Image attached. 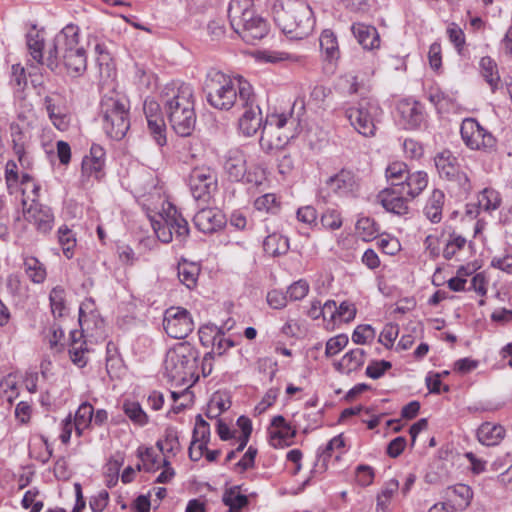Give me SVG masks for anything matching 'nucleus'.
<instances>
[{"label":"nucleus","instance_id":"31","mask_svg":"<svg viewBox=\"0 0 512 512\" xmlns=\"http://www.w3.org/2000/svg\"><path fill=\"white\" fill-rule=\"evenodd\" d=\"M365 351L360 348L347 352L342 359L335 363L336 370L341 373H351L360 369L365 361Z\"/></svg>","mask_w":512,"mask_h":512},{"label":"nucleus","instance_id":"39","mask_svg":"<svg viewBox=\"0 0 512 512\" xmlns=\"http://www.w3.org/2000/svg\"><path fill=\"white\" fill-rule=\"evenodd\" d=\"M236 423L240 429L239 445L235 450H232L227 454L225 459L226 462L232 461L236 457V454L246 447L252 432V423L250 418H237Z\"/></svg>","mask_w":512,"mask_h":512},{"label":"nucleus","instance_id":"43","mask_svg":"<svg viewBox=\"0 0 512 512\" xmlns=\"http://www.w3.org/2000/svg\"><path fill=\"white\" fill-rule=\"evenodd\" d=\"M51 312L55 318H61L67 310L65 305V290L60 287H54L49 294Z\"/></svg>","mask_w":512,"mask_h":512},{"label":"nucleus","instance_id":"18","mask_svg":"<svg viewBox=\"0 0 512 512\" xmlns=\"http://www.w3.org/2000/svg\"><path fill=\"white\" fill-rule=\"evenodd\" d=\"M296 429L286 418H272L269 428L270 444L274 448H283L293 444Z\"/></svg>","mask_w":512,"mask_h":512},{"label":"nucleus","instance_id":"40","mask_svg":"<svg viewBox=\"0 0 512 512\" xmlns=\"http://www.w3.org/2000/svg\"><path fill=\"white\" fill-rule=\"evenodd\" d=\"M410 171L404 162L395 161L386 168L385 175L390 187L398 188Z\"/></svg>","mask_w":512,"mask_h":512},{"label":"nucleus","instance_id":"16","mask_svg":"<svg viewBox=\"0 0 512 512\" xmlns=\"http://www.w3.org/2000/svg\"><path fill=\"white\" fill-rule=\"evenodd\" d=\"M24 217L35 226L38 232L43 234L51 231L54 224V215L51 208L35 200L27 209L24 208Z\"/></svg>","mask_w":512,"mask_h":512},{"label":"nucleus","instance_id":"46","mask_svg":"<svg viewBox=\"0 0 512 512\" xmlns=\"http://www.w3.org/2000/svg\"><path fill=\"white\" fill-rule=\"evenodd\" d=\"M501 203L499 193L491 188H485L480 192L477 199V204L484 211L496 210Z\"/></svg>","mask_w":512,"mask_h":512},{"label":"nucleus","instance_id":"8","mask_svg":"<svg viewBox=\"0 0 512 512\" xmlns=\"http://www.w3.org/2000/svg\"><path fill=\"white\" fill-rule=\"evenodd\" d=\"M151 225L157 238L163 243H170L173 236L176 240L184 242L189 235L187 220L170 203L162 213L151 218Z\"/></svg>","mask_w":512,"mask_h":512},{"label":"nucleus","instance_id":"29","mask_svg":"<svg viewBox=\"0 0 512 512\" xmlns=\"http://www.w3.org/2000/svg\"><path fill=\"white\" fill-rule=\"evenodd\" d=\"M352 32L364 49H374L379 46L380 39L375 27L356 23L352 26Z\"/></svg>","mask_w":512,"mask_h":512},{"label":"nucleus","instance_id":"9","mask_svg":"<svg viewBox=\"0 0 512 512\" xmlns=\"http://www.w3.org/2000/svg\"><path fill=\"white\" fill-rule=\"evenodd\" d=\"M344 113L359 134L373 137L382 115V109L375 100L363 98L356 105L346 107Z\"/></svg>","mask_w":512,"mask_h":512},{"label":"nucleus","instance_id":"17","mask_svg":"<svg viewBox=\"0 0 512 512\" xmlns=\"http://www.w3.org/2000/svg\"><path fill=\"white\" fill-rule=\"evenodd\" d=\"M377 201L383 208L396 215H405L408 213V201L410 199L396 187H387L381 190L377 195Z\"/></svg>","mask_w":512,"mask_h":512},{"label":"nucleus","instance_id":"57","mask_svg":"<svg viewBox=\"0 0 512 512\" xmlns=\"http://www.w3.org/2000/svg\"><path fill=\"white\" fill-rule=\"evenodd\" d=\"M349 342L348 336L346 334H339L330 338L325 347V355L327 357H332L338 354L343 348L347 346Z\"/></svg>","mask_w":512,"mask_h":512},{"label":"nucleus","instance_id":"12","mask_svg":"<svg viewBox=\"0 0 512 512\" xmlns=\"http://www.w3.org/2000/svg\"><path fill=\"white\" fill-rule=\"evenodd\" d=\"M289 121L285 114H270L266 117L260 137V146L270 151L278 149L288 143L290 135L277 134V130L283 129Z\"/></svg>","mask_w":512,"mask_h":512},{"label":"nucleus","instance_id":"35","mask_svg":"<svg viewBox=\"0 0 512 512\" xmlns=\"http://www.w3.org/2000/svg\"><path fill=\"white\" fill-rule=\"evenodd\" d=\"M263 248L268 255L281 256L288 252L289 240L280 234L272 233L264 239Z\"/></svg>","mask_w":512,"mask_h":512},{"label":"nucleus","instance_id":"36","mask_svg":"<svg viewBox=\"0 0 512 512\" xmlns=\"http://www.w3.org/2000/svg\"><path fill=\"white\" fill-rule=\"evenodd\" d=\"M23 267L27 277L33 283L40 284L45 281L47 276L46 268L36 257H24Z\"/></svg>","mask_w":512,"mask_h":512},{"label":"nucleus","instance_id":"26","mask_svg":"<svg viewBox=\"0 0 512 512\" xmlns=\"http://www.w3.org/2000/svg\"><path fill=\"white\" fill-rule=\"evenodd\" d=\"M428 185V175L424 171L409 172L402 184L397 188L410 200L419 196Z\"/></svg>","mask_w":512,"mask_h":512},{"label":"nucleus","instance_id":"4","mask_svg":"<svg viewBox=\"0 0 512 512\" xmlns=\"http://www.w3.org/2000/svg\"><path fill=\"white\" fill-rule=\"evenodd\" d=\"M272 12L276 25L290 39L306 38L313 31V13L303 0H279Z\"/></svg>","mask_w":512,"mask_h":512},{"label":"nucleus","instance_id":"22","mask_svg":"<svg viewBox=\"0 0 512 512\" xmlns=\"http://www.w3.org/2000/svg\"><path fill=\"white\" fill-rule=\"evenodd\" d=\"M473 492L468 485L457 484L448 487L444 493L446 504L452 511H461L466 509L472 500Z\"/></svg>","mask_w":512,"mask_h":512},{"label":"nucleus","instance_id":"51","mask_svg":"<svg viewBox=\"0 0 512 512\" xmlns=\"http://www.w3.org/2000/svg\"><path fill=\"white\" fill-rule=\"evenodd\" d=\"M89 353V348L87 346V342L83 340V342H75L74 344H70L69 354L72 362L79 367H84L88 361L87 354Z\"/></svg>","mask_w":512,"mask_h":512},{"label":"nucleus","instance_id":"48","mask_svg":"<svg viewBox=\"0 0 512 512\" xmlns=\"http://www.w3.org/2000/svg\"><path fill=\"white\" fill-rule=\"evenodd\" d=\"M450 188L456 189L459 196L467 197L472 191V184L468 175L461 169L455 173V176L447 179Z\"/></svg>","mask_w":512,"mask_h":512},{"label":"nucleus","instance_id":"27","mask_svg":"<svg viewBox=\"0 0 512 512\" xmlns=\"http://www.w3.org/2000/svg\"><path fill=\"white\" fill-rule=\"evenodd\" d=\"M504 436V427L492 421L484 422L477 429V438L479 442L486 446L498 445Z\"/></svg>","mask_w":512,"mask_h":512},{"label":"nucleus","instance_id":"2","mask_svg":"<svg viewBox=\"0 0 512 512\" xmlns=\"http://www.w3.org/2000/svg\"><path fill=\"white\" fill-rule=\"evenodd\" d=\"M166 117L176 134L187 137L196 125L194 89L187 83H170L161 92Z\"/></svg>","mask_w":512,"mask_h":512},{"label":"nucleus","instance_id":"7","mask_svg":"<svg viewBox=\"0 0 512 512\" xmlns=\"http://www.w3.org/2000/svg\"><path fill=\"white\" fill-rule=\"evenodd\" d=\"M103 128L112 139L121 140L130 127L128 101L118 94L105 95L100 103Z\"/></svg>","mask_w":512,"mask_h":512},{"label":"nucleus","instance_id":"44","mask_svg":"<svg viewBox=\"0 0 512 512\" xmlns=\"http://www.w3.org/2000/svg\"><path fill=\"white\" fill-rule=\"evenodd\" d=\"M94 305V302L92 299H87L85 302H83L80 305L79 308V324L81 326L82 331L79 332L77 330H73L70 332L71 337V343L74 344L75 342H83L81 339L83 337V331L85 329V326L88 327V323L91 317H94L93 313L91 312L90 315L87 314V310L90 309Z\"/></svg>","mask_w":512,"mask_h":512},{"label":"nucleus","instance_id":"20","mask_svg":"<svg viewBox=\"0 0 512 512\" xmlns=\"http://www.w3.org/2000/svg\"><path fill=\"white\" fill-rule=\"evenodd\" d=\"M104 149L99 145H92L90 154L82 160L81 172L83 181L93 177L99 180L103 176Z\"/></svg>","mask_w":512,"mask_h":512},{"label":"nucleus","instance_id":"1","mask_svg":"<svg viewBox=\"0 0 512 512\" xmlns=\"http://www.w3.org/2000/svg\"><path fill=\"white\" fill-rule=\"evenodd\" d=\"M203 92L210 106L228 111L232 107L251 105L253 87L242 76H230L217 69H210L203 82Z\"/></svg>","mask_w":512,"mask_h":512},{"label":"nucleus","instance_id":"30","mask_svg":"<svg viewBox=\"0 0 512 512\" xmlns=\"http://www.w3.org/2000/svg\"><path fill=\"white\" fill-rule=\"evenodd\" d=\"M445 203V194L440 189H434L424 207V214L432 223H439Z\"/></svg>","mask_w":512,"mask_h":512},{"label":"nucleus","instance_id":"60","mask_svg":"<svg viewBox=\"0 0 512 512\" xmlns=\"http://www.w3.org/2000/svg\"><path fill=\"white\" fill-rule=\"evenodd\" d=\"M374 337L375 329L371 325H358L352 334V341L355 344H365Z\"/></svg>","mask_w":512,"mask_h":512},{"label":"nucleus","instance_id":"34","mask_svg":"<svg viewBox=\"0 0 512 512\" xmlns=\"http://www.w3.org/2000/svg\"><path fill=\"white\" fill-rule=\"evenodd\" d=\"M45 107L53 125L60 131H65L69 127L70 118L63 109L53 102V99L46 96L44 99Z\"/></svg>","mask_w":512,"mask_h":512},{"label":"nucleus","instance_id":"21","mask_svg":"<svg viewBox=\"0 0 512 512\" xmlns=\"http://www.w3.org/2000/svg\"><path fill=\"white\" fill-rule=\"evenodd\" d=\"M193 223L199 231L209 234L220 230L225 225V217L218 210L206 208L195 214Z\"/></svg>","mask_w":512,"mask_h":512},{"label":"nucleus","instance_id":"49","mask_svg":"<svg viewBox=\"0 0 512 512\" xmlns=\"http://www.w3.org/2000/svg\"><path fill=\"white\" fill-rule=\"evenodd\" d=\"M210 440V426L204 420V418H197L193 435L192 444L201 445L202 448H206Z\"/></svg>","mask_w":512,"mask_h":512},{"label":"nucleus","instance_id":"5","mask_svg":"<svg viewBox=\"0 0 512 512\" xmlns=\"http://www.w3.org/2000/svg\"><path fill=\"white\" fill-rule=\"evenodd\" d=\"M250 0H231L228 7L230 24L248 44L254 45L269 32L267 21L252 9Z\"/></svg>","mask_w":512,"mask_h":512},{"label":"nucleus","instance_id":"28","mask_svg":"<svg viewBox=\"0 0 512 512\" xmlns=\"http://www.w3.org/2000/svg\"><path fill=\"white\" fill-rule=\"evenodd\" d=\"M434 162L440 178L445 180L455 176V173L461 169L458 159L449 150L438 153Z\"/></svg>","mask_w":512,"mask_h":512},{"label":"nucleus","instance_id":"56","mask_svg":"<svg viewBox=\"0 0 512 512\" xmlns=\"http://www.w3.org/2000/svg\"><path fill=\"white\" fill-rule=\"evenodd\" d=\"M399 489V482L396 479L387 481L382 488L381 492L377 496V505L382 509L386 508L390 499L396 491Z\"/></svg>","mask_w":512,"mask_h":512},{"label":"nucleus","instance_id":"13","mask_svg":"<svg viewBox=\"0 0 512 512\" xmlns=\"http://www.w3.org/2000/svg\"><path fill=\"white\" fill-rule=\"evenodd\" d=\"M163 328L169 337L184 339L193 331L194 322L188 310L172 306L164 312Z\"/></svg>","mask_w":512,"mask_h":512},{"label":"nucleus","instance_id":"63","mask_svg":"<svg viewBox=\"0 0 512 512\" xmlns=\"http://www.w3.org/2000/svg\"><path fill=\"white\" fill-rule=\"evenodd\" d=\"M392 367V364L386 360L373 361L366 368V375L372 379H379L384 373Z\"/></svg>","mask_w":512,"mask_h":512},{"label":"nucleus","instance_id":"61","mask_svg":"<svg viewBox=\"0 0 512 512\" xmlns=\"http://www.w3.org/2000/svg\"><path fill=\"white\" fill-rule=\"evenodd\" d=\"M309 292V284L306 280H298L287 289V296L293 301L303 299Z\"/></svg>","mask_w":512,"mask_h":512},{"label":"nucleus","instance_id":"33","mask_svg":"<svg viewBox=\"0 0 512 512\" xmlns=\"http://www.w3.org/2000/svg\"><path fill=\"white\" fill-rule=\"evenodd\" d=\"M199 273L200 267L196 263L188 262L186 260L178 263V278L188 289H193L196 286Z\"/></svg>","mask_w":512,"mask_h":512},{"label":"nucleus","instance_id":"32","mask_svg":"<svg viewBox=\"0 0 512 512\" xmlns=\"http://www.w3.org/2000/svg\"><path fill=\"white\" fill-rule=\"evenodd\" d=\"M479 69L481 76L490 86L492 92H495L501 81L497 63L491 57L485 56L479 62Z\"/></svg>","mask_w":512,"mask_h":512},{"label":"nucleus","instance_id":"25","mask_svg":"<svg viewBox=\"0 0 512 512\" xmlns=\"http://www.w3.org/2000/svg\"><path fill=\"white\" fill-rule=\"evenodd\" d=\"M398 111L406 129H417L424 121L423 107L418 102H401Z\"/></svg>","mask_w":512,"mask_h":512},{"label":"nucleus","instance_id":"47","mask_svg":"<svg viewBox=\"0 0 512 512\" xmlns=\"http://www.w3.org/2000/svg\"><path fill=\"white\" fill-rule=\"evenodd\" d=\"M356 231L364 241H370L378 235L379 225L369 217H362L356 223Z\"/></svg>","mask_w":512,"mask_h":512},{"label":"nucleus","instance_id":"19","mask_svg":"<svg viewBox=\"0 0 512 512\" xmlns=\"http://www.w3.org/2000/svg\"><path fill=\"white\" fill-rule=\"evenodd\" d=\"M239 107L245 109L239 118V130L246 137L253 136L261 127L263 128L262 113L256 103L255 93H253V103L251 105H240Z\"/></svg>","mask_w":512,"mask_h":512},{"label":"nucleus","instance_id":"52","mask_svg":"<svg viewBox=\"0 0 512 512\" xmlns=\"http://www.w3.org/2000/svg\"><path fill=\"white\" fill-rule=\"evenodd\" d=\"M58 241L62 246L64 255L70 259L73 256L76 240L74 234L67 226H61L58 229Z\"/></svg>","mask_w":512,"mask_h":512},{"label":"nucleus","instance_id":"41","mask_svg":"<svg viewBox=\"0 0 512 512\" xmlns=\"http://www.w3.org/2000/svg\"><path fill=\"white\" fill-rule=\"evenodd\" d=\"M321 51L329 60L339 57L338 42L335 34L331 30H324L319 38Z\"/></svg>","mask_w":512,"mask_h":512},{"label":"nucleus","instance_id":"38","mask_svg":"<svg viewBox=\"0 0 512 512\" xmlns=\"http://www.w3.org/2000/svg\"><path fill=\"white\" fill-rule=\"evenodd\" d=\"M157 448L166 457L169 455H176L180 451V443L177 431L174 428H167L165 430L164 439H159L156 442Z\"/></svg>","mask_w":512,"mask_h":512},{"label":"nucleus","instance_id":"3","mask_svg":"<svg viewBox=\"0 0 512 512\" xmlns=\"http://www.w3.org/2000/svg\"><path fill=\"white\" fill-rule=\"evenodd\" d=\"M45 65L53 72L63 65L72 77H78L86 70V51L79 45L76 26L67 25L55 36L47 51Z\"/></svg>","mask_w":512,"mask_h":512},{"label":"nucleus","instance_id":"64","mask_svg":"<svg viewBox=\"0 0 512 512\" xmlns=\"http://www.w3.org/2000/svg\"><path fill=\"white\" fill-rule=\"evenodd\" d=\"M0 388L4 395L6 396V400L11 403L13 398L17 397V382L15 380V376L12 374L7 375L1 382Z\"/></svg>","mask_w":512,"mask_h":512},{"label":"nucleus","instance_id":"10","mask_svg":"<svg viewBox=\"0 0 512 512\" xmlns=\"http://www.w3.org/2000/svg\"><path fill=\"white\" fill-rule=\"evenodd\" d=\"M464 144L471 150L490 152L495 149L497 140L491 132L474 118H465L460 127Z\"/></svg>","mask_w":512,"mask_h":512},{"label":"nucleus","instance_id":"6","mask_svg":"<svg viewBox=\"0 0 512 512\" xmlns=\"http://www.w3.org/2000/svg\"><path fill=\"white\" fill-rule=\"evenodd\" d=\"M198 351L188 342L177 344L166 353L164 360L165 375L177 385H188L198 380Z\"/></svg>","mask_w":512,"mask_h":512},{"label":"nucleus","instance_id":"45","mask_svg":"<svg viewBox=\"0 0 512 512\" xmlns=\"http://www.w3.org/2000/svg\"><path fill=\"white\" fill-rule=\"evenodd\" d=\"M124 463V457L120 453L112 455L105 465V475L107 477V486L112 488L117 484L118 475L121 466Z\"/></svg>","mask_w":512,"mask_h":512},{"label":"nucleus","instance_id":"54","mask_svg":"<svg viewBox=\"0 0 512 512\" xmlns=\"http://www.w3.org/2000/svg\"><path fill=\"white\" fill-rule=\"evenodd\" d=\"M254 206L258 211H264L267 213L275 214L279 210V202L275 194H265L258 197Z\"/></svg>","mask_w":512,"mask_h":512},{"label":"nucleus","instance_id":"58","mask_svg":"<svg viewBox=\"0 0 512 512\" xmlns=\"http://www.w3.org/2000/svg\"><path fill=\"white\" fill-rule=\"evenodd\" d=\"M18 134L19 136H21V132H19ZM13 143V150L15 155L17 156L20 166L25 170L30 169L32 167V160L25 151L24 143L21 141V137L14 138Z\"/></svg>","mask_w":512,"mask_h":512},{"label":"nucleus","instance_id":"62","mask_svg":"<svg viewBox=\"0 0 512 512\" xmlns=\"http://www.w3.org/2000/svg\"><path fill=\"white\" fill-rule=\"evenodd\" d=\"M399 327L396 324H386L379 335L378 341L386 348H391L398 337Z\"/></svg>","mask_w":512,"mask_h":512},{"label":"nucleus","instance_id":"55","mask_svg":"<svg viewBox=\"0 0 512 512\" xmlns=\"http://www.w3.org/2000/svg\"><path fill=\"white\" fill-rule=\"evenodd\" d=\"M231 406V401L226 394L216 392L213 394L212 398L209 402V412L217 411L215 416H220L222 413L226 412Z\"/></svg>","mask_w":512,"mask_h":512},{"label":"nucleus","instance_id":"42","mask_svg":"<svg viewBox=\"0 0 512 512\" xmlns=\"http://www.w3.org/2000/svg\"><path fill=\"white\" fill-rule=\"evenodd\" d=\"M27 47L33 60L38 64H45L43 55L44 39L40 37L39 32L30 31L27 34Z\"/></svg>","mask_w":512,"mask_h":512},{"label":"nucleus","instance_id":"24","mask_svg":"<svg viewBox=\"0 0 512 512\" xmlns=\"http://www.w3.org/2000/svg\"><path fill=\"white\" fill-rule=\"evenodd\" d=\"M224 169L231 180L242 181L246 175V158L239 149H231L225 156Z\"/></svg>","mask_w":512,"mask_h":512},{"label":"nucleus","instance_id":"59","mask_svg":"<svg viewBox=\"0 0 512 512\" xmlns=\"http://www.w3.org/2000/svg\"><path fill=\"white\" fill-rule=\"evenodd\" d=\"M322 225L330 230H337L342 226L341 213L336 209H327L321 216Z\"/></svg>","mask_w":512,"mask_h":512},{"label":"nucleus","instance_id":"15","mask_svg":"<svg viewBox=\"0 0 512 512\" xmlns=\"http://www.w3.org/2000/svg\"><path fill=\"white\" fill-rule=\"evenodd\" d=\"M325 184L329 191L339 197H355L360 187L358 177L348 169L330 176Z\"/></svg>","mask_w":512,"mask_h":512},{"label":"nucleus","instance_id":"11","mask_svg":"<svg viewBox=\"0 0 512 512\" xmlns=\"http://www.w3.org/2000/svg\"><path fill=\"white\" fill-rule=\"evenodd\" d=\"M188 185L195 200L207 202L217 190V173L207 165L196 166L189 174Z\"/></svg>","mask_w":512,"mask_h":512},{"label":"nucleus","instance_id":"37","mask_svg":"<svg viewBox=\"0 0 512 512\" xmlns=\"http://www.w3.org/2000/svg\"><path fill=\"white\" fill-rule=\"evenodd\" d=\"M222 501L229 507V512H240L249 502L247 496L240 493V486H233L225 490Z\"/></svg>","mask_w":512,"mask_h":512},{"label":"nucleus","instance_id":"23","mask_svg":"<svg viewBox=\"0 0 512 512\" xmlns=\"http://www.w3.org/2000/svg\"><path fill=\"white\" fill-rule=\"evenodd\" d=\"M345 443L342 435L333 437L324 447H320L317 451L316 460L311 470L312 474H322L328 468V461L336 450L342 449Z\"/></svg>","mask_w":512,"mask_h":512},{"label":"nucleus","instance_id":"53","mask_svg":"<svg viewBox=\"0 0 512 512\" xmlns=\"http://www.w3.org/2000/svg\"><path fill=\"white\" fill-rule=\"evenodd\" d=\"M466 244V239L453 232L449 235V239L443 249V257L446 260L452 259V257L457 253V251L464 248Z\"/></svg>","mask_w":512,"mask_h":512},{"label":"nucleus","instance_id":"50","mask_svg":"<svg viewBox=\"0 0 512 512\" xmlns=\"http://www.w3.org/2000/svg\"><path fill=\"white\" fill-rule=\"evenodd\" d=\"M138 457L142 464L137 465V470L144 469L146 472H153L159 468L157 456L153 448H138Z\"/></svg>","mask_w":512,"mask_h":512},{"label":"nucleus","instance_id":"14","mask_svg":"<svg viewBox=\"0 0 512 512\" xmlns=\"http://www.w3.org/2000/svg\"><path fill=\"white\" fill-rule=\"evenodd\" d=\"M143 111L150 134L157 145L160 147L164 146L167 142L166 124L161 112L160 104L153 99H146L143 104Z\"/></svg>","mask_w":512,"mask_h":512}]
</instances>
